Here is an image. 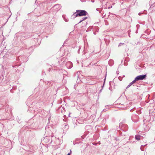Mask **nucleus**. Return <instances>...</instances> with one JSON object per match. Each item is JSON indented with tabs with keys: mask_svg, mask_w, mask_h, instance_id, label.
<instances>
[{
	"mask_svg": "<svg viewBox=\"0 0 155 155\" xmlns=\"http://www.w3.org/2000/svg\"><path fill=\"white\" fill-rule=\"evenodd\" d=\"M135 138L136 139L139 140L140 139V136L139 135H136Z\"/></svg>",
	"mask_w": 155,
	"mask_h": 155,
	"instance_id": "7ed1b4c3",
	"label": "nucleus"
},
{
	"mask_svg": "<svg viewBox=\"0 0 155 155\" xmlns=\"http://www.w3.org/2000/svg\"><path fill=\"white\" fill-rule=\"evenodd\" d=\"M132 84L130 83L128 85L127 87H129L131 85H132Z\"/></svg>",
	"mask_w": 155,
	"mask_h": 155,
	"instance_id": "423d86ee",
	"label": "nucleus"
},
{
	"mask_svg": "<svg viewBox=\"0 0 155 155\" xmlns=\"http://www.w3.org/2000/svg\"><path fill=\"white\" fill-rule=\"evenodd\" d=\"M137 80H135V79L131 83L133 84L134 83H135V82L137 81Z\"/></svg>",
	"mask_w": 155,
	"mask_h": 155,
	"instance_id": "20e7f679",
	"label": "nucleus"
},
{
	"mask_svg": "<svg viewBox=\"0 0 155 155\" xmlns=\"http://www.w3.org/2000/svg\"><path fill=\"white\" fill-rule=\"evenodd\" d=\"M87 12L85 10H76V12L73 14V16L74 17L78 16H81L86 15Z\"/></svg>",
	"mask_w": 155,
	"mask_h": 155,
	"instance_id": "f257e3e1",
	"label": "nucleus"
},
{
	"mask_svg": "<svg viewBox=\"0 0 155 155\" xmlns=\"http://www.w3.org/2000/svg\"><path fill=\"white\" fill-rule=\"evenodd\" d=\"M147 75L146 74L140 75L137 76L135 78V80L138 81L140 80H143L145 79Z\"/></svg>",
	"mask_w": 155,
	"mask_h": 155,
	"instance_id": "f03ea898",
	"label": "nucleus"
},
{
	"mask_svg": "<svg viewBox=\"0 0 155 155\" xmlns=\"http://www.w3.org/2000/svg\"><path fill=\"white\" fill-rule=\"evenodd\" d=\"M70 155V153H68V155Z\"/></svg>",
	"mask_w": 155,
	"mask_h": 155,
	"instance_id": "0eeeda50",
	"label": "nucleus"
},
{
	"mask_svg": "<svg viewBox=\"0 0 155 155\" xmlns=\"http://www.w3.org/2000/svg\"><path fill=\"white\" fill-rule=\"evenodd\" d=\"M87 18V17H85L84 18V19L83 20H81L80 21V22H79V23L81 22H82V21L86 19Z\"/></svg>",
	"mask_w": 155,
	"mask_h": 155,
	"instance_id": "39448f33",
	"label": "nucleus"
}]
</instances>
